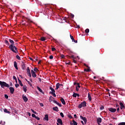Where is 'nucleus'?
I'll return each instance as SVG.
<instances>
[{"label": "nucleus", "instance_id": "nucleus-1", "mask_svg": "<svg viewBox=\"0 0 125 125\" xmlns=\"http://www.w3.org/2000/svg\"><path fill=\"white\" fill-rule=\"evenodd\" d=\"M9 42L11 44H10L9 46V49L11 50L14 53H18V50L17 49V47L14 46V41L11 39H9Z\"/></svg>", "mask_w": 125, "mask_h": 125}, {"label": "nucleus", "instance_id": "nucleus-2", "mask_svg": "<svg viewBox=\"0 0 125 125\" xmlns=\"http://www.w3.org/2000/svg\"><path fill=\"white\" fill-rule=\"evenodd\" d=\"M0 85L2 88L5 87H9V84H7L6 82L0 81Z\"/></svg>", "mask_w": 125, "mask_h": 125}, {"label": "nucleus", "instance_id": "nucleus-3", "mask_svg": "<svg viewBox=\"0 0 125 125\" xmlns=\"http://www.w3.org/2000/svg\"><path fill=\"white\" fill-rule=\"evenodd\" d=\"M82 107H86V102L83 101L78 105L79 109L82 108Z\"/></svg>", "mask_w": 125, "mask_h": 125}, {"label": "nucleus", "instance_id": "nucleus-4", "mask_svg": "<svg viewBox=\"0 0 125 125\" xmlns=\"http://www.w3.org/2000/svg\"><path fill=\"white\" fill-rule=\"evenodd\" d=\"M31 74L33 78H37V74H36V72L33 69L31 70Z\"/></svg>", "mask_w": 125, "mask_h": 125}, {"label": "nucleus", "instance_id": "nucleus-5", "mask_svg": "<svg viewBox=\"0 0 125 125\" xmlns=\"http://www.w3.org/2000/svg\"><path fill=\"white\" fill-rule=\"evenodd\" d=\"M108 110L110 111V112H111V113H115V112L117 111V109L116 108H113L112 107H110L108 108Z\"/></svg>", "mask_w": 125, "mask_h": 125}, {"label": "nucleus", "instance_id": "nucleus-6", "mask_svg": "<svg viewBox=\"0 0 125 125\" xmlns=\"http://www.w3.org/2000/svg\"><path fill=\"white\" fill-rule=\"evenodd\" d=\"M21 69L22 70H25L26 69V64H25V63H24V62H21Z\"/></svg>", "mask_w": 125, "mask_h": 125}, {"label": "nucleus", "instance_id": "nucleus-7", "mask_svg": "<svg viewBox=\"0 0 125 125\" xmlns=\"http://www.w3.org/2000/svg\"><path fill=\"white\" fill-rule=\"evenodd\" d=\"M61 86H63V84H60V83H57L56 84V90H57V89H58V88H59V87H60Z\"/></svg>", "mask_w": 125, "mask_h": 125}, {"label": "nucleus", "instance_id": "nucleus-8", "mask_svg": "<svg viewBox=\"0 0 125 125\" xmlns=\"http://www.w3.org/2000/svg\"><path fill=\"white\" fill-rule=\"evenodd\" d=\"M9 90L11 94H13V93H14V88H13V87H10Z\"/></svg>", "mask_w": 125, "mask_h": 125}, {"label": "nucleus", "instance_id": "nucleus-9", "mask_svg": "<svg viewBox=\"0 0 125 125\" xmlns=\"http://www.w3.org/2000/svg\"><path fill=\"white\" fill-rule=\"evenodd\" d=\"M97 121L98 125H100V123L102 122V119L101 118H99L97 119Z\"/></svg>", "mask_w": 125, "mask_h": 125}, {"label": "nucleus", "instance_id": "nucleus-10", "mask_svg": "<svg viewBox=\"0 0 125 125\" xmlns=\"http://www.w3.org/2000/svg\"><path fill=\"white\" fill-rule=\"evenodd\" d=\"M120 109L121 110H123V109L125 108V105H124V104H123V103L120 102Z\"/></svg>", "mask_w": 125, "mask_h": 125}, {"label": "nucleus", "instance_id": "nucleus-11", "mask_svg": "<svg viewBox=\"0 0 125 125\" xmlns=\"http://www.w3.org/2000/svg\"><path fill=\"white\" fill-rule=\"evenodd\" d=\"M53 102L54 103H55L56 104H57V105H58V106H59V107H62V104H60L59 103H58L57 101L54 100V101H53Z\"/></svg>", "mask_w": 125, "mask_h": 125}, {"label": "nucleus", "instance_id": "nucleus-12", "mask_svg": "<svg viewBox=\"0 0 125 125\" xmlns=\"http://www.w3.org/2000/svg\"><path fill=\"white\" fill-rule=\"evenodd\" d=\"M60 101L63 105H66V102H65V100L63 98H61Z\"/></svg>", "mask_w": 125, "mask_h": 125}, {"label": "nucleus", "instance_id": "nucleus-13", "mask_svg": "<svg viewBox=\"0 0 125 125\" xmlns=\"http://www.w3.org/2000/svg\"><path fill=\"white\" fill-rule=\"evenodd\" d=\"M22 99L24 100V102H28V98L24 95L22 96Z\"/></svg>", "mask_w": 125, "mask_h": 125}, {"label": "nucleus", "instance_id": "nucleus-14", "mask_svg": "<svg viewBox=\"0 0 125 125\" xmlns=\"http://www.w3.org/2000/svg\"><path fill=\"white\" fill-rule=\"evenodd\" d=\"M14 66L16 70H18V66H17V62H16V61L14 62Z\"/></svg>", "mask_w": 125, "mask_h": 125}, {"label": "nucleus", "instance_id": "nucleus-15", "mask_svg": "<svg viewBox=\"0 0 125 125\" xmlns=\"http://www.w3.org/2000/svg\"><path fill=\"white\" fill-rule=\"evenodd\" d=\"M57 122L59 123V124H60L61 125H63V123L62 122V120H61V119H58L57 120Z\"/></svg>", "mask_w": 125, "mask_h": 125}, {"label": "nucleus", "instance_id": "nucleus-16", "mask_svg": "<svg viewBox=\"0 0 125 125\" xmlns=\"http://www.w3.org/2000/svg\"><path fill=\"white\" fill-rule=\"evenodd\" d=\"M53 111H55L56 112H58L59 111V109H58V107L56 106L54 107H53Z\"/></svg>", "mask_w": 125, "mask_h": 125}, {"label": "nucleus", "instance_id": "nucleus-17", "mask_svg": "<svg viewBox=\"0 0 125 125\" xmlns=\"http://www.w3.org/2000/svg\"><path fill=\"white\" fill-rule=\"evenodd\" d=\"M50 94H52L54 97H56V94H55V92H50Z\"/></svg>", "mask_w": 125, "mask_h": 125}, {"label": "nucleus", "instance_id": "nucleus-18", "mask_svg": "<svg viewBox=\"0 0 125 125\" xmlns=\"http://www.w3.org/2000/svg\"><path fill=\"white\" fill-rule=\"evenodd\" d=\"M72 122H73V123H70L71 125H78V123H77V122L75 121V120H73Z\"/></svg>", "mask_w": 125, "mask_h": 125}, {"label": "nucleus", "instance_id": "nucleus-19", "mask_svg": "<svg viewBox=\"0 0 125 125\" xmlns=\"http://www.w3.org/2000/svg\"><path fill=\"white\" fill-rule=\"evenodd\" d=\"M22 88L24 92H27V86H26V85H24Z\"/></svg>", "mask_w": 125, "mask_h": 125}, {"label": "nucleus", "instance_id": "nucleus-20", "mask_svg": "<svg viewBox=\"0 0 125 125\" xmlns=\"http://www.w3.org/2000/svg\"><path fill=\"white\" fill-rule=\"evenodd\" d=\"M18 80L19 81V84L21 85V86H23V83H22V82L19 78H18Z\"/></svg>", "mask_w": 125, "mask_h": 125}, {"label": "nucleus", "instance_id": "nucleus-21", "mask_svg": "<svg viewBox=\"0 0 125 125\" xmlns=\"http://www.w3.org/2000/svg\"><path fill=\"white\" fill-rule=\"evenodd\" d=\"M11 110L12 112H13L14 113H17V111L16 110V109L14 107L12 108Z\"/></svg>", "mask_w": 125, "mask_h": 125}, {"label": "nucleus", "instance_id": "nucleus-22", "mask_svg": "<svg viewBox=\"0 0 125 125\" xmlns=\"http://www.w3.org/2000/svg\"><path fill=\"white\" fill-rule=\"evenodd\" d=\"M4 113H7V114H10V111H8L7 109H6V108H5L4 109Z\"/></svg>", "mask_w": 125, "mask_h": 125}, {"label": "nucleus", "instance_id": "nucleus-23", "mask_svg": "<svg viewBox=\"0 0 125 125\" xmlns=\"http://www.w3.org/2000/svg\"><path fill=\"white\" fill-rule=\"evenodd\" d=\"M44 120L46 121H48V115L45 114V117L44 118Z\"/></svg>", "mask_w": 125, "mask_h": 125}, {"label": "nucleus", "instance_id": "nucleus-24", "mask_svg": "<svg viewBox=\"0 0 125 125\" xmlns=\"http://www.w3.org/2000/svg\"><path fill=\"white\" fill-rule=\"evenodd\" d=\"M37 89H38L39 91H40V92H41V93H44L42 91V90L40 87L37 86Z\"/></svg>", "mask_w": 125, "mask_h": 125}, {"label": "nucleus", "instance_id": "nucleus-25", "mask_svg": "<svg viewBox=\"0 0 125 125\" xmlns=\"http://www.w3.org/2000/svg\"><path fill=\"white\" fill-rule=\"evenodd\" d=\"M88 98L89 101H91V96L90 95V94L89 93H88Z\"/></svg>", "mask_w": 125, "mask_h": 125}, {"label": "nucleus", "instance_id": "nucleus-26", "mask_svg": "<svg viewBox=\"0 0 125 125\" xmlns=\"http://www.w3.org/2000/svg\"><path fill=\"white\" fill-rule=\"evenodd\" d=\"M52 99H54V98H53V97H52V96H50L49 98V101L50 102H51V101H52Z\"/></svg>", "mask_w": 125, "mask_h": 125}, {"label": "nucleus", "instance_id": "nucleus-27", "mask_svg": "<svg viewBox=\"0 0 125 125\" xmlns=\"http://www.w3.org/2000/svg\"><path fill=\"white\" fill-rule=\"evenodd\" d=\"M50 89L51 90L50 92H55V90H54L52 87H50Z\"/></svg>", "mask_w": 125, "mask_h": 125}, {"label": "nucleus", "instance_id": "nucleus-28", "mask_svg": "<svg viewBox=\"0 0 125 125\" xmlns=\"http://www.w3.org/2000/svg\"><path fill=\"white\" fill-rule=\"evenodd\" d=\"M84 66H86V67H87V68H88V69H87V72H90V69H89V66H88L86 64H84Z\"/></svg>", "mask_w": 125, "mask_h": 125}, {"label": "nucleus", "instance_id": "nucleus-29", "mask_svg": "<svg viewBox=\"0 0 125 125\" xmlns=\"http://www.w3.org/2000/svg\"><path fill=\"white\" fill-rule=\"evenodd\" d=\"M41 41H42V42H44V41H45V37H42L41 38Z\"/></svg>", "mask_w": 125, "mask_h": 125}, {"label": "nucleus", "instance_id": "nucleus-30", "mask_svg": "<svg viewBox=\"0 0 125 125\" xmlns=\"http://www.w3.org/2000/svg\"><path fill=\"white\" fill-rule=\"evenodd\" d=\"M80 119H81L82 120H83V122H84V121H85V120H86V118H85V117H83V116H80Z\"/></svg>", "mask_w": 125, "mask_h": 125}, {"label": "nucleus", "instance_id": "nucleus-31", "mask_svg": "<svg viewBox=\"0 0 125 125\" xmlns=\"http://www.w3.org/2000/svg\"><path fill=\"white\" fill-rule=\"evenodd\" d=\"M16 58L17 59H18V60H21V58H20V56H19V55H17L16 56Z\"/></svg>", "mask_w": 125, "mask_h": 125}, {"label": "nucleus", "instance_id": "nucleus-32", "mask_svg": "<svg viewBox=\"0 0 125 125\" xmlns=\"http://www.w3.org/2000/svg\"><path fill=\"white\" fill-rule=\"evenodd\" d=\"M5 43H6L7 45H9V42H8L7 40H5Z\"/></svg>", "mask_w": 125, "mask_h": 125}, {"label": "nucleus", "instance_id": "nucleus-33", "mask_svg": "<svg viewBox=\"0 0 125 125\" xmlns=\"http://www.w3.org/2000/svg\"><path fill=\"white\" fill-rule=\"evenodd\" d=\"M100 110H101V111H102V110H104V106L102 105L100 107Z\"/></svg>", "mask_w": 125, "mask_h": 125}, {"label": "nucleus", "instance_id": "nucleus-34", "mask_svg": "<svg viewBox=\"0 0 125 125\" xmlns=\"http://www.w3.org/2000/svg\"><path fill=\"white\" fill-rule=\"evenodd\" d=\"M27 74L31 73V71L30 70V68H29V67H27Z\"/></svg>", "mask_w": 125, "mask_h": 125}, {"label": "nucleus", "instance_id": "nucleus-35", "mask_svg": "<svg viewBox=\"0 0 125 125\" xmlns=\"http://www.w3.org/2000/svg\"><path fill=\"white\" fill-rule=\"evenodd\" d=\"M70 39L72 40V42H74V41H75V39H74V37L72 36V35H70Z\"/></svg>", "mask_w": 125, "mask_h": 125}, {"label": "nucleus", "instance_id": "nucleus-36", "mask_svg": "<svg viewBox=\"0 0 125 125\" xmlns=\"http://www.w3.org/2000/svg\"><path fill=\"white\" fill-rule=\"evenodd\" d=\"M118 125H125V122H121L119 123Z\"/></svg>", "mask_w": 125, "mask_h": 125}, {"label": "nucleus", "instance_id": "nucleus-37", "mask_svg": "<svg viewBox=\"0 0 125 125\" xmlns=\"http://www.w3.org/2000/svg\"><path fill=\"white\" fill-rule=\"evenodd\" d=\"M72 96L73 97H75V98L77 97V93H74Z\"/></svg>", "mask_w": 125, "mask_h": 125}, {"label": "nucleus", "instance_id": "nucleus-38", "mask_svg": "<svg viewBox=\"0 0 125 125\" xmlns=\"http://www.w3.org/2000/svg\"><path fill=\"white\" fill-rule=\"evenodd\" d=\"M85 32L86 33H89V29L88 28L86 29L85 30Z\"/></svg>", "mask_w": 125, "mask_h": 125}, {"label": "nucleus", "instance_id": "nucleus-39", "mask_svg": "<svg viewBox=\"0 0 125 125\" xmlns=\"http://www.w3.org/2000/svg\"><path fill=\"white\" fill-rule=\"evenodd\" d=\"M60 115L62 118H64V114H63V113L61 112Z\"/></svg>", "mask_w": 125, "mask_h": 125}, {"label": "nucleus", "instance_id": "nucleus-40", "mask_svg": "<svg viewBox=\"0 0 125 125\" xmlns=\"http://www.w3.org/2000/svg\"><path fill=\"white\" fill-rule=\"evenodd\" d=\"M34 71L35 72H37V71H39V69H38V68L35 67L34 69Z\"/></svg>", "mask_w": 125, "mask_h": 125}, {"label": "nucleus", "instance_id": "nucleus-41", "mask_svg": "<svg viewBox=\"0 0 125 125\" xmlns=\"http://www.w3.org/2000/svg\"><path fill=\"white\" fill-rule=\"evenodd\" d=\"M4 97L6 98V99H8V96L6 94L4 95Z\"/></svg>", "mask_w": 125, "mask_h": 125}, {"label": "nucleus", "instance_id": "nucleus-42", "mask_svg": "<svg viewBox=\"0 0 125 125\" xmlns=\"http://www.w3.org/2000/svg\"><path fill=\"white\" fill-rule=\"evenodd\" d=\"M35 119H36V120H38V121H40V120H41L40 117H39L38 116L35 117Z\"/></svg>", "mask_w": 125, "mask_h": 125}, {"label": "nucleus", "instance_id": "nucleus-43", "mask_svg": "<svg viewBox=\"0 0 125 125\" xmlns=\"http://www.w3.org/2000/svg\"><path fill=\"white\" fill-rule=\"evenodd\" d=\"M61 58H64L65 56H64V55H63V54H62V55H61Z\"/></svg>", "mask_w": 125, "mask_h": 125}, {"label": "nucleus", "instance_id": "nucleus-44", "mask_svg": "<svg viewBox=\"0 0 125 125\" xmlns=\"http://www.w3.org/2000/svg\"><path fill=\"white\" fill-rule=\"evenodd\" d=\"M70 16L72 17V18H74V17H75V15H74L73 14H71Z\"/></svg>", "mask_w": 125, "mask_h": 125}, {"label": "nucleus", "instance_id": "nucleus-45", "mask_svg": "<svg viewBox=\"0 0 125 125\" xmlns=\"http://www.w3.org/2000/svg\"><path fill=\"white\" fill-rule=\"evenodd\" d=\"M32 117L33 118H36V115L35 114H32Z\"/></svg>", "mask_w": 125, "mask_h": 125}, {"label": "nucleus", "instance_id": "nucleus-46", "mask_svg": "<svg viewBox=\"0 0 125 125\" xmlns=\"http://www.w3.org/2000/svg\"><path fill=\"white\" fill-rule=\"evenodd\" d=\"M19 86V84L18 83H16L15 84V87L17 88V87H18Z\"/></svg>", "mask_w": 125, "mask_h": 125}, {"label": "nucleus", "instance_id": "nucleus-47", "mask_svg": "<svg viewBox=\"0 0 125 125\" xmlns=\"http://www.w3.org/2000/svg\"><path fill=\"white\" fill-rule=\"evenodd\" d=\"M65 64H66V65H70V64H71V62H66Z\"/></svg>", "mask_w": 125, "mask_h": 125}, {"label": "nucleus", "instance_id": "nucleus-48", "mask_svg": "<svg viewBox=\"0 0 125 125\" xmlns=\"http://www.w3.org/2000/svg\"><path fill=\"white\" fill-rule=\"evenodd\" d=\"M49 59H53V55L50 56Z\"/></svg>", "mask_w": 125, "mask_h": 125}, {"label": "nucleus", "instance_id": "nucleus-49", "mask_svg": "<svg viewBox=\"0 0 125 125\" xmlns=\"http://www.w3.org/2000/svg\"><path fill=\"white\" fill-rule=\"evenodd\" d=\"M31 111H32V113H34V114H37V112L36 111H35L34 110L31 109Z\"/></svg>", "mask_w": 125, "mask_h": 125}, {"label": "nucleus", "instance_id": "nucleus-50", "mask_svg": "<svg viewBox=\"0 0 125 125\" xmlns=\"http://www.w3.org/2000/svg\"><path fill=\"white\" fill-rule=\"evenodd\" d=\"M13 79L14 80H15V81H17V78H16V77H15V76H13Z\"/></svg>", "mask_w": 125, "mask_h": 125}, {"label": "nucleus", "instance_id": "nucleus-51", "mask_svg": "<svg viewBox=\"0 0 125 125\" xmlns=\"http://www.w3.org/2000/svg\"><path fill=\"white\" fill-rule=\"evenodd\" d=\"M77 87H79V88H81V86L80 85V83H77Z\"/></svg>", "mask_w": 125, "mask_h": 125}, {"label": "nucleus", "instance_id": "nucleus-52", "mask_svg": "<svg viewBox=\"0 0 125 125\" xmlns=\"http://www.w3.org/2000/svg\"><path fill=\"white\" fill-rule=\"evenodd\" d=\"M56 50V49L55 48H52V51H55Z\"/></svg>", "mask_w": 125, "mask_h": 125}, {"label": "nucleus", "instance_id": "nucleus-53", "mask_svg": "<svg viewBox=\"0 0 125 125\" xmlns=\"http://www.w3.org/2000/svg\"><path fill=\"white\" fill-rule=\"evenodd\" d=\"M76 91H79V88H78V86H76Z\"/></svg>", "mask_w": 125, "mask_h": 125}, {"label": "nucleus", "instance_id": "nucleus-54", "mask_svg": "<svg viewBox=\"0 0 125 125\" xmlns=\"http://www.w3.org/2000/svg\"><path fill=\"white\" fill-rule=\"evenodd\" d=\"M28 74V76L30 77V78H31L32 77V75H31V72H30L29 73H27Z\"/></svg>", "mask_w": 125, "mask_h": 125}, {"label": "nucleus", "instance_id": "nucleus-55", "mask_svg": "<svg viewBox=\"0 0 125 125\" xmlns=\"http://www.w3.org/2000/svg\"><path fill=\"white\" fill-rule=\"evenodd\" d=\"M40 106H41V107H43V104H42V103H40Z\"/></svg>", "mask_w": 125, "mask_h": 125}, {"label": "nucleus", "instance_id": "nucleus-56", "mask_svg": "<svg viewBox=\"0 0 125 125\" xmlns=\"http://www.w3.org/2000/svg\"><path fill=\"white\" fill-rule=\"evenodd\" d=\"M25 18L26 19H27V20H28L27 21L28 22H29V21H31V20L30 19H28V18Z\"/></svg>", "mask_w": 125, "mask_h": 125}, {"label": "nucleus", "instance_id": "nucleus-57", "mask_svg": "<svg viewBox=\"0 0 125 125\" xmlns=\"http://www.w3.org/2000/svg\"><path fill=\"white\" fill-rule=\"evenodd\" d=\"M27 115H28V116H29V117H31V113H30V112H27Z\"/></svg>", "mask_w": 125, "mask_h": 125}, {"label": "nucleus", "instance_id": "nucleus-58", "mask_svg": "<svg viewBox=\"0 0 125 125\" xmlns=\"http://www.w3.org/2000/svg\"><path fill=\"white\" fill-rule=\"evenodd\" d=\"M68 118H69V119H73V117H72V116H71V115H69V116H68Z\"/></svg>", "mask_w": 125, "mask_h": 125}, {"label": "nucleus", "instance_id": "nucleus-59", "mask_svg": "<svg viewBox=\"0 0 125 125\" xmlns=\"http://www.w3.org/2000/svg\"><path fill=\"white\" fill-rule=\"evenodd\" d=\"M70 57V58H75V56H74V55H72L71 57Z\"/></svg>", "mask_w": 125, "mask_h": 125}, {"label": "nucleus", "instance_id": "nucleus-60", "mask_svg": "<svg viewBox=\"0 0 125 125\" xmlns=\"http://www.w3.org/2000/svg\"><path fill=\"white\" fill-rule=\"evenodd\" d=\"M38 80H39V82H40V83L42 82V79L41 78H38Z\"/></svg>", "mask_w": 125, "mask_h": 125}, {"label": "nucleus", "instance_id": "nucleus-61", "mask_svg": "<svg viewBox=\"0 0 125 125\" xmlns=\"http://www.w3.org/2000/svg\"><path fill=\"white\" fill-rule=\"evenodd\" d=\"M87 122V120L86 119V120H84V122L85 124H86Z\"/></svg>", "mask_w": 125, "mask_h": 125}, {"label": "nucleus", "instance_id": "nucleus-62", "mask_svg": "<svg viewBox=\"0 0 125 125\" xmlns=\"http://www.w3.org/2000/svg\"><path fill=\"white\" fill-rule=\"evenodd\" d=\"M27 83H28V84H30V85H32V84L30 83V82L29 81H27Z\"/></svg>", "mask_w": 125, "mask_h": 125}, {"label": "nucleus", "instance_id": "nucleus-63", "mask_svg": "<svg viewBox=\"0 0 125 125\" xmlns=\"http://www.w3.org/2000/svg\"><path fill=\"white\" fill-rule=\"evenodd\" d=\"M10 86H12L13 85V84H12V83L11 82L10 83Z\"/></svg>", "mask_w": 125, "mask_h": 125}, {"label": "nucleus", "instance_id": "nucleus-64", "mask_svg": "<svg viewBox=\"0 0 125 125\" xmlns=\"http://www.w3.org/2000/svg\"><path fill=\"white\" fill-rule=\"evenodd\" d=\"M74 118H77V115L74 114Z\"/></svg>", "mask_w": 125, "mask_h": 125}]
</instances>
